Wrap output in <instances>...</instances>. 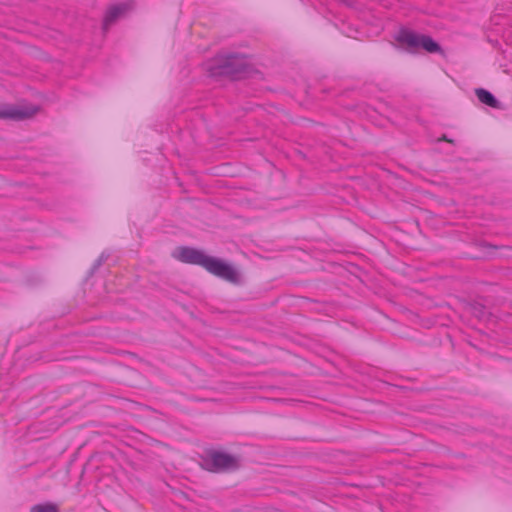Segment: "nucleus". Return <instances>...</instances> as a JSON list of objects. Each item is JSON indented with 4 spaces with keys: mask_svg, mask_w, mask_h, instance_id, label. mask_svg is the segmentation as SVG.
<instances>
[{
    "mask_svg": "<svg viewBox=\"0 0 512 512\" xmlns=\"http://www.w3.org/2000/svg\"><path fill=\"white\" fill-rule=\"evenodd\" d=\"M172 256L179 262L200 266L209 273L224 278V260L210 256L202 249L191 246H179L172 253Z\"/></svg>",
    "mask_w": 512,
    "mask_h": 512,
    "instance_id": "nucleus-1",
    "label": "nucleus"
},
{
    "mask_svg": "<svg viewBox=\"0 0 512 512\" xmlns=\"http://www.w3.org/2000/svg\"><path fill=\"white\" fill-rule=\"evenodd\" d=\"M394 39L400 46L411 54L425 51L430 54L444 55V50L439 42L428 34H422L408 27H400L394 35Z\"/></svg>",
    "mask_w": 512,
    "mask_h": 512,
    "instance_id": "nucleus-2",
    "label": "nucleus"
},
{
    "mask_svg": "<svg viewBox=\"0 0 512 512\" xmlns=\"http://www.w3.org/2000/svg\"><path fill=\"white\" fill-rule=\"evenodd\" d=\"M260 74L250 62V56L243 53L226 52V77L232 81L242 80Z\"/></svg>",
    "mask_w": 512,
    "mask_h": 512,
    "instance_id": "nucleus-3",
    "label": "nucleus"
},
{
    "mask_svg": "<svg viewBox=\"0 0 512 512\" xmlns=\"http://www.w3.org/2000/svg\"><path fill=\"white\" fill-rule=\"evenodd\" d=\"M199 455V465L209 472H220L224 470V451L213 448H204Z\"/></svg>",
    "mask_w": 512,
    "mask_h": 512,
    "instance_id": "nucleus-4",
    "label": "nucleus"
},
{
    "mask_svg": "<svg viewBox=\"0 0 512 512\" xmlns=\"http://www.w3.org/2000/svg\"><path fill=\"white\" fill-rule=\"evenodd\" d=\"M38 110L39 108L34 105H3L0 107V119L21 121L32 117Z\"/></svg>",
    "mask_w": 512,
    "mask_h": 512,
    "instance_id": "nucleus-5",
    "label": "nucleus"
},
{
    "mask_svg": "<svg viewBox=\"0 0 512 512\" xmlns=\"http://www.w3.org/2000/svg\"><path fill=\"white\" fill-rule=\"evenodd\" d=\"M207 76L213 80H221L224 76V52L218 51L215 57L206 60L202 64Z\"/></svg>",
    "mask_w": 512,
    "mask_h": 512,
    "instance_id": "nucleus-6",
    "label": "nucleus"
},
{
    "mask_svg": "<svg viewBox=\"0 0 512 512\" xmlns=\"http://www.w3.org/2000/svg\"><path fill=\"white\" fill-rule=\"evenodd\" d=\"M226 282L236 286H242L246 282L244 268L226 261Z\"/></svg>",
    "mask_w": 512,
    "mask_h": 512,
    "instance_id": "nucleus-7",
    "label": "nucleus"
},
{
    "mask_svg": "<svg viewBox=\"0 0 512 512\" xmlns=\"http://www.w3.org/2000/svg\"><path fill=\"white\" fill-rule=\"evenodd\" d=\"M127 10L126 4H116L110 6L103 18L102 28L104 31H107L112 24H114L120 16H122Z\"/></svg>",
    "mask_w": 512,
    "mask_h": 512,
    "instance_id": "nucleus-8",
    "label": "nucleus"
},
{
    "mask_svg": "<svg viewBox=\"0 0 512 512\" xmlns=\"http://www.w3.org/2000/svg\"><path fill=\"white\" fill-rule=\"evenodd\" d=\"M475 94L481 103L491 108H501V102L489 90L485 88H476Z\"/></svg>",
    "mask_w": 512,
    "mask_h": 512,
    "instance_id": "nucleus-9",
    "label": "nucleus"
},
{
    "mask_svg": "<svg viewBox=\"0 0 512 512\" xmlns=\"http://www.w3.org/2000/svg\"><path fill=\"white\" fill-rule=\"evenodd\" d=\"M470 313L478 320L489 321L493 314L489 312L486 306L480 302L472 301L468 303Z\"/></svg>",
    "mask_w": 512,
    "mask_h": 512,
    "instance_id": "nucleus-10",
    "label": "nucleus"
},
{
    "mask_svg": "<svg viewBox=\"0 0 512 512\" xmlns=\"http://www.w3.org/2000/svg\"><path fill=\"white\" fill-rule=\"evenodd\" d=\"M244 458L240 455H235L226 452V473L235 472L242 467Z\"/></svg>",
    "mask_w": 512,
    "mask_h": 512,
    "instance_id": "nucleus-11",
    "label": "nucleus"
},
{
    "mask_svg": "<svg viewBox=\"0 0 512 512\" xmlns=\"http://www.w3.org/2000/svg\"><path fill=\"white\" fill-rule=\"evenodd\" d=\"M30 512H60L58 506L52 502L36 504L31 507Z\"/></svg>",
    "mask_w": 512,
    "mask_h": 512,
    "instance_id": "nucleus-12",
    "label": "nucleus"
},
{
    "mask_svg": "<svg viewBox=\"0 0 512 512\" xmlns=\"http://www.w3.org/2000/svg\"><path fill=\"white\" fill-rule=\"evenodd\" d=\"M110 254L107 252H102L100 256L94 261L92 267L90 268L88 274L89 276L94 275V273L106 262L109 258Z\"/></svg>",
    "mask_w": 512,
    "mask_h": 512,
    "instance_id": "nucleus-13",
    "label": "nucleus"
},
{
    "mask_svg": "<svg viewBox=\"0 0 512 512\" xmlns=\"http://www.w3.org/2000/svg\"><path fill=\"white\" fill-rule=\"evenodd\" d=\"M439 141H446V142H449V143H454V141H453L452 139H449V138L447 137V135H445V134H444V135H442V137H441V138H439Z\"/></svg>",
    "mask_w": 512,
    "mask_h": 512,
    "instance_id": "nucleus-14",
    "label": "nucleus"
},
{
    "mask_svg": "<svg viewBox=\"0 0 512 512\" xmlns=\"http://www.w3.org/2000/svg\"><path fill=\"white\" fill-rule=\"evenodd\" d=\"M482 245H483V246H486V247L493 248V249H497V246L492 245V244H488V243H486V242H484Z\"/></svg>",
    "mask_w": 512,
    "mask_h": 512,
    "instance_id": "nucleus-15",
    "label": "nucleus"
},
{
    "mask_svg": "<svg viewBox=\"0 0 512 512\" xmlns=\"http://www.w3.org/2000/svg\"><path fill=\"white\" fill-rule=\"evenodd\" d=\"M225 175H226V176H231V177H233V176H234V173H233V172H228V171L226 170Z\"/></svg>",
    "mask_w": 512,
    "mask_h": 512,
    "instance_id": "nucleus-16",
    "label": "nucleus"
}]
</instances>
